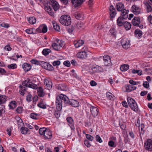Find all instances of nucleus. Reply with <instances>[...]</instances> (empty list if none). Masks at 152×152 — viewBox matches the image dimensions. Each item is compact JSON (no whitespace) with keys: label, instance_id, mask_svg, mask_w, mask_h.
<instances>
[{"label":"nucleus","instance_id":"f257e3e1","mask_svg":"<svg viewBox=\"0 0 152 152\" xmlns=\"http://www.w3.org/2000/svg\"><path fill=\"white\" fill-rule=\"evenodd\" d=\"M59 21L63 25L68 26L71 24V18L69 15H64L61 16Z\"/></svg>","mask_w":152,"mask_h":152},{"label":"nucleus","instance_id":"f03ea898","mask_svg":"<svg viewBox=\"0 0 152 152\" xmlns=\"http://www.w3.org/2000/svg\"><path fill=\"white\" fill-rule=\"evenodd\" d=\"M22 84L24 86L31 88L34 89H36L38 88V86L37 85L27 80H25L22 83Z\"/></svg>","mask_w":152,"mask_h":152},{"label":"nucleus","instance_id":"7ed1b4c3","mask_svg":"<svg viewBox=\"0 0 152 152\" xmlns=\"http://www.w3.org/2000/svg\"><path fill=\"white\" fill-rule=\"evenodd\" d=\"M121 45L123 48L127 49L130 46V41L127 39L124 38L121 40Z\"/></svg>","mask_w":152,"mask_h":152},{"label":"nucleus","instance_id":"20e7f679","mask_svg":"<svg viewBox=\"0 0 152 152\" xmlns=\"http://www.w3.org/2000/svg\"><path fill=\"white\" fill-rule=\"evenodd\" d=\"M110 11V18L111 19L114 18L116 15V10L114 7L111 5L109 7Z\"/></svg>","mask_w":152,"mask_h":152},{"label":"nucleus","instance_id":"39448f33","mask_svg":"<svg viewBox=\"0 0 152 152\" xmlns=\"http://www.w3.org/2000/svg\"><path fill=\"white\" fill-rule=\"evenodd\" d=\"M144 147L146 150L152 151V140L150 139H148L144 143Z\"/></svg>","mask_w":152,"mask_h":152},{"label":"nucleus","instance_id":"423d86ee","mask_svg":"<svg viewBox=\"0 0 152 152\" xmlns=\"http://www.w3.org/2000/svg\"><path fill=\"white\" fill-rule=\"evenodd\" d=\"M131 10L135 15H137L140 13L141 9L140 7L134 4L131 7Z\"/></svg>","mask_w":152,"mask_h":152},{"label":"nucleus","instance_id":"0eeeda50","mask_svg":"<svg viewBox=\"0 0 152 152\" xmlns=\"http://www.w3.org/2000/svg\"><path fill=\"white\" fill-rule=\"evenodd\" d=\"M100 67L97 65L93 66L90 67L88 71L90 74H93L95 73L99 72Z\"/></svg>","mask_w":152,"mask_h":152},{"label":"nucleus","instance_id":"6e6552de","mask_svg":"<svg viewBox=\"0 0 152 152\" xmlns=\"http://www.w3.org/2000/svg\"><path fill=\"white\" fill-rule=\"evenodd\" d=\"M50 4L54 9L56 11L59 9V6L58 3L55 0H50Z\"/></svg>","mask_w":152,"mask_h":152},{"label":"nucleus","instance_id":"1a4fd4ad","mask_svg":"<svg viewBox=\"0 0 152 152\" xmlns=\"http://www.w3.org/2000/svg\"><path fill=\"white\" fill-rule=\"evenodd\" d=\"M56 98L58 99H60L61 100L62 103L63 102L65 104H69L70 100L66 95L61 94V95L57 97Z\"/></svg>","mask_w":152,"mask_h":152},{"label":"nucleus","instance_id":"9d476101","mask_svg":"<svg viewBox=\"0 0 152 152\" xmlns=\"http://www.w3.org/2000/svg\"><path fill=\"white\" fill-rule=\"evenodd\" d=\"M90 111L94 117L95 118L98 115L99 110L97 108L94 106H91L90 108Z\"/></svg>","mask_w":152,"mask_h":152},{"label":"nucleus","instance_id":"9b49d317","mask_svg":"<svg viewBox=\"0 0 152 152\" xmlns=\"http://www.w3.org/2000/svg\"><path fill=\"white\" fill-rule=\"evenodd\" d=\"M104 64L105 66H110L111 65V61L110 57L108 55L104 56L103 57Z\"/></svg>","mask_w":152,"mask_h":152},{"label":"nucleus","instance_id":"f8f14e48","mask_svg":"<svg viewBox=\"0 0 152 152\" xmlns=\"http://www.w3.org/2000/svg\"><path fill=\"white\" fill-rule=\"evenodd\" d=\"M66 120L68 123V125L70 126L71 129L74 130L75 127L74 125V121L72 118L68 117L66 118Z\"/></svg>","mask_w":152,"mask_h":152},{"label":"nucleus","instance_id":"ddd939ff","mask_svg":"<svg viewBox=\"0 0 152 152\" xmlns=\"http://www.w3.org/2000/svg\"><path fill=\"white\" fill-rule=\"evenodd\" d=\"M52 131L49 129H47L44 135V138L47 139H50L52 137Z\"/></svg>","mask_w":152,"mask_h":152},{"label":"nucleus","instance_id":"4468645a","mask_svg":"<svg viewBox=\"0 0 152 152\" xmlns=\"http://www.w3.org/2000/svg\"><path fill=\"white\" fill-rule=\"evenodd\" d=\"M58 99L56 98V108L57 110L61 111L62 108V102H61V100L60 99Z\"/></svg>","mask_w":152,"mask_h":152},{"label":"nucleus","instance_id":"2eb2a0df","mask_svg":"<svg viewBox=\"0 0 152 152\" xmlns=\"http://www.w3.org/2000/svg\"><path fill=\"white\" fill-rule=\"evenodd\" d=\"M124 17H120L118 18L117 20V23L119 26H123L124 23L126 21L125 20L127 19H124Z\"/></svg>","mask_w":152,"mask_h":152},{"label":"nucleus","instance_id":"dca6fc26","mask_svg":"<svg viewBox=\"0 0 152 152\" xmlns=\"http://www.w3.org/2000/svg\"><path fill=\"white\" fill-rule=\"evenodd\" d=\"M69 104L75 107H77L80 105L79 103L77 100L72 99L69 101Z\"/></svg>","mask_w":152,"mask_h":152},{"label":"nucleus","instance_id":"f3484780","mask_svg":"<svg viewBox=\"0 0 152 152\" xmlns=\"http://www.w3.org/2000/svg\"><path fill=\"white\" fill-rule=\"evenodd\" d=\"M72 4L75 7L80 6L83 2V0H71Z\"/></svg>","mask_w":152,"mask_h":152},{"label":"nucleus","instance_id":"a211bd4d","mask_svg":"<svg viewBox=\"0 0 152 152\" xmlns=\"http://www.w3.org/2000/svg\"><path fill=\"white\" fill-rule=\"evenodd\" d=\"M44 83L48 89L50 90L52 87V83L51 81L47 79L44 80Z\"/></svg>","mask_w":152,"mask_h":152},{"label":"nucleus","instance_id":"6ab92c4d","mask_svg":"<svg viewBox=\"0 0 152 152\" xmlns=\"http://www.w3.org/2000/svg\"><path fill=\"white\" fill-rule=\"evenodd\" d=\"M140 22V19L139 17H135L132 20V23L134 26H138Z\"/></svg>","mask_w":152,"mask_h":152},{"label":"nucleus","instance_id":"aec40b11","mask_svg":"<svg viewBox=\"0 0 152 152\" xmlns=\"http://www.w3.org/2000/svg\"><path fill=\"white\" fill-rule=\"evenodd\" d=\"M58 89L63 91H66L67 90V88L65 84H60L56 86Z\"/></svg>","mask_w":152,"mask_h":152},{"label":"nucleus","instance_id":"412c9836","mask_svg":"<svg viewBox=\"0 0 152 152\" xmlns=\"http://www.w3.org/2000/svg\"><path fill=\"white\" fill-rule=\"evenodd\" d=\"M22 67L25 72H28L31 69V66L29 64L25 63L23 64Z\"/></svg>","mask_w":152,"mask_h":152},{"label":"nucleus","instance_id":"4be33fe9","mask_svg":"<svg viewBox=\"0 0 152 152\" xmlns=\"http://www.w3.org/2000/svg\"><path fill=\"white\" fill-rule=\"evenodd\" d=\"M77 57L80 58H84L87 57L86 52L81 51L77 54Z\"/></svg>","mask_w":152,"mask_h":152},{"label":"nucleus","instance_id":"5701e85b","mask_svg":"<svg viewBox=\"0 0 152 152\" xmlns=\"http://www.w3.org/2000/svg\"><path fill=\"white\" fill-rule=\"evenodd\" d=\"M45 10L51 16L53 15L54 12L50 6H48L45 7Z\"/></svg>","mask_w":152,"mask_h":152},{"label":"nucleus","instance_id":"b1692460","mask_svg":"<svg viewBox=\"0 0 152 152\" xmlns=\"http://www.w3.org/2000/svg\"><path fill=\"white\" fill-rule=\"evenodd\" d=\"M129 10L124 9L121 11V17H124V19H127L128 18V13L129 12Z\"/></svg>","mask_w":152,"mask_h":152},{"label":"nucleus","instance_id":"393cba45","mask_svg":"<svg viewBox=\"0 0 152 152\" xmlns=\"http://www.w3.org/2000/svg\"><path fill=\"white\" fill-rule=\"evenodd\" d=\"M84 42L83 40H79L74 42V44L76 48H78L84 44Z\"/></svg>","mask_w":152,"mask_h":152},{"label":"nucleus","instance_id":"a878e982","mask_svg":"<svg viewBox=\"0 0 152 152\" xmlns=\"http://www.w3.org/2000/svg\"><path fill=\"white\" fill-rule=\"evenodd\" d=\"M131 109L134 111H137L138 110V107L137 104L135 101V102H132L131 105H129Z\"/></svg>","mask_w":152,"mask_h":152},{"label":"nucleus","instance_id":"bb28decb","mask_svg":"<svg viewBox=\"0 0 152 152\" xmlns=\"http://www.w3.org/2000/svg\"><path fill=\"white\" fill-rule=\"evenodd\" d=\"M115 7L118 11H121L124 9V6L123 4L118 3L117 4Z\"/></svg>","mask_w":152,"mask_h":152},{"label":"nucleus","instance_id":"cd10ccee","mask_svg":"<svg viewBox=\"0 0 152 152\" xmlns=\"http://www.w3.org/2000/svg\"><path fill=\"white\" fill-rule=\"evenodd\" d=\"M134 34L136 37H138V38L140 39L142 37V33L141 31L139 29H137L134 31Z\"/></svg>","mask_w":152,"mask_h":152},{"label":"nucleus","instance_id":"c85d7f7f","mask_svg":"<svg viewBox=\"0 0 152 152\" xmlns=\"http://www.w3.org/2000/svg\"><path fill=\"white\" fill-rule=\"evenodd\" d=\"M21 133L24 134H30V131L27 128L25 127H22L20 129Z\"/></svg>","mask_w":152,"mask_h":152},{"label":"nucleus","instance_id":"c756f323","mask_svg":"<svg viewBox=\"0 0 152 152\" xmlns=\"http://www.w3.org/2000/svg\"><path fill=\"white\" fill-rule=\"evenodd\" d=\"M75 18L78 20H82L83 19L84 15L83 14L79 12H76L75 14Z\"/></svg>","mask_w":152,"mask_h":152},{"label":"nucleus","instance_id":"7c9ffc66","mask_svg":"<svg viewBox=\"0 0 152 152\" xmlns=\"http://www.w3.org/2000/svg\"><path fill=\"white\" fill-rule=\"evenodd\" d=\"M126 91L128 92H129L135 90L136 87L135 86H127L126 87Z\"/></svg>","mask_w":152,"mask_h":152},{"label":"nucleus","instance_id":"2f4dec72","mask_svg":"<svg viewBox=\"0 0 152 152\" xmlns=\"http://www.w3.org/2000/svg\"><path fill=\"white\" fill-rule=\"evenodd\" d=\"M120 69L122 71H126L129 69V65L127 64H125L121 66Z\"/></svg>","mask_w":152,"mask_h":152},{"label":"nucleus","instance_id":"473e14b6","mask_svg":"<svg viewBox=\"0 0 152 152\" xmlns=\"http://www.w3.org/2000/svg\"><path fill=\"white\" fill-rule=\"evenodd\" d=\"M38 96L40 97H43L45 95V93L43 92L42 88L39 87L38 91Z\"/></svg>","mask_w":152,"mask_h":152},{"label":"nucleus","instance_id":"72a5a7b5","mask_svg":"<svg viewBox=\"0 0 152 152\" xmlns=\"http://www.w3.org/2000/svg\"><path fill=\"white\" fill-rule=\"evenodd\" d=\"M6 96L4 95H0V104L4 103L6 101Z\"/></svg>","mask_w":152,"mask_h":152},{"label":"nucleus","instance_id":"f704fd0d","mask_svg":"<svg viewBox=\"0 0 152 152\" xmlns=\"http://www.w3.org/2000/svg\"><path fill=\"white\" fill-rule=\"evenodd\" d=\"M123 26H124L126 30H129L131 27V23L127 21L124 23Z\"/></svg>","mask_w":152,"mask_h":152},{"label":"nucleus","instance_id":"c9c22d12","mask_svg":"<svg viewBox=\"0 0 152 152\" xmlns=\"http://www.w3.org/2000/svg\"><path fill=\"white\" fill-rule=\"evenodd\" d=\"M9 107L10 109H14L16 106V102L15 101H13L11 102L9 104Z\"/></svg>","mask_w":152,"mask_h":152},{"label":"nucleus","instance_id":"e433bc0d","mask_svg":"<svg viewBox=\"0 0 152 152\" xmlns=\"http://www.w3.org/2000/svg\"><path fill=\"white\" fill-rule=\"evenodd\" d=\"M106 95L108 99L111 100L114 99L115 96L111 93L109 92L106 93Z\"/></svg>","mask_w":152,"mask_h":152},{"label":"nucleus","instance_id":"4c0bfd02","mask_svg":"<svg viewBox=\"0 0 152 152\" xmlns=\"http://www.w3.org/2000/svg\"><path fill=\"white\" fill-rule=\"evenodd\" d=\"M20 88V94L23 96L25 94V91H26V88L24 86H23L21 85L19 86Z\"/></svg>","mask_w":152,"mask_h":152},{"label":"nucleus","instance_id":"58836bf2","mask_svg":"<svg viewBox=\"0 0 152 152\" xmlns=\"http://www.w3.org/2000/svg\"><path fill=\"white\" fill-rule=\"evenodd\" d=\"M51 50L49 49L45 48L44 49L42 53V54L45 56H46L48 55L50 53H51Z\"/></svg>","mask_w":152,"mask_h":152},{"label":"nucleus","instance_id":"ea45409f","mask_svg":"<svg viewBox=\"0 0 152 152\" xmlns=\"http://www.w3.org/2000/svg\"><path fill=\"white\" fill-rule=\"evenodd\" d=\"M29 23L31 24H34L36 22V19L34 17H31L29 18L28 19Z\"/></svg>","mask_w":152,"mask_h":152},{"label":"nucleus","instance_id":"a19ab883","mask_svg":"<svg viewBox=\"0 0 152 152\" xmlns=\"http://www.w3.org/2000/svg\"><path fill=\"white\" fill-rule=\"evenodd\" d=\"M52 46L53 47V49L56 50L58 51L60 49L58 43H57L56 42L53 43L52 45Z\"/></svg>","mask_w":152,"mask_h":152},{"label":"nucleus","instance_id":"79ce46f5","mask_svg":"<svg viewBox=\"0 0 152 152\" xmlns=\"http://www.w3.org/2000/svg\"><path fill=\"white\" fill-rule=\"evenodd\" d=\"M53 25L55 30L58 31H60V26L57 23H53Z\"/></svg>","mask_w":152,"mask_h":152},{"label":"nucleus","instance_id":"37998d69","mask_svg":"<svg viewBox=\"0 0 152 152\" xmlns=\"http://www.w3.org/2000/svg\"><path fill=\"white\" fill-rule=\"evenodd\" d=\"M47 128L45 127L40 128L39 130V133L41 135H44Z\"/></svg>","mask_w":152,"mask_h":152},{"label":"nucleus","instance_id":"c03bdc74","mask_svg":"<svg viewBox=\"0 0 152 152\" xmlns=\"http://www.w3.org/2000/svg\"><path fill=\"white\" fill-rule=\"evenodd\" d=\"M39 116L38 114L35 113H31L30 115V117L34 119L37 120L38 119L37 117Z\"/></svg>","mask_w":152,"mask_h":152},{"label":"nucleus","instance_id":"a18cd8bd","mask_svg":"<svg viewBox=\"0 0 152 152\" xmlns=\"http://www.w3.org/2000/svg\"><path fill=\"white\" fill-rule=\"evenodd\" d=\"M32 95L28 93V94L26 96V100L28 102H30L32 101Z\"/></svg>","mask_w":152,"mask_h":152},{"label":"nucleus","instance_id":"49530a36","mask_svg":"<svg viewBox=\"0 0 152 152\" xmlns=\"http://www.w3.org/2000/svg\"><path fill=\"white\" fill-rule=\"evenodd\" d=\"M42 26V33H46L48 30V28L47 26L45 24L41 25Z\"/></svg>","mask_w":152,"mask_h":152},{"label":"nucleus","instance_id":"de8ad7c7","mask_svg":"<svg viewBox=\"0 0 152 152\" xmlns=\"http://www.w3.org/2000/svg\"><path fill=\"white\" fill-rule=\"evenodd\" d=\"M48 64V63L43 61H41L40 62V65H42V67L45 69L47 68Z\"/></svg>","mask_w":152,"mask_h":152},{"label":"nucleus","instance_id":"09e8293b","mask_svg":"<svg viewBox=\"0 0 152 152\" xmlns=\"http://www.w3.org/2000/svg\"><path fill=\"white\" fill-rule=\"evenodd\" d=\"M41 61H38L36 59H32L31 61V62L33 64L37 65H40V62Z\"/></svg>","mask_w":152,"mask_h":152},{"label":"nucleus","instance_id":"8fccbe9b","mask_svg":"<svg viewBox=\"0 0 152 152\" xmlns=\"http://www.w3.org/2000/svg\"><path fill=\"white\" fill-rule=\"evenodd\" d=\"M108 145L111 147H115L116 146L115 142L111 140L109 142Z\"/></svg>","mask_w":152,"mask_h":152},{"label":"nucleus","instance_id":"3c124183","mask_svg":"<svg viewBox=\"0 0 152 152\" xmlns=\"http://www.w3.org/2000/svg\"><path fill=\"white\" fill-rule=\"evenodd\" d=\"M56 42L58 44V46L60 48L62 47L63 46L64 44V42L60 40L59 39H57L56 40Z\"/></svg>","mask_w":152,"mask_h":152},{"label":"nucleus","instance_id":"603ef678","mask_svg":"<svg viewBox=\"0 0 152 152\" xmlns=\"http://www.w3.org/2000/svg\"><path fill=\"white\" fill-rule=\"evenodd\" d=\"M17 65L15 64H11L10 65H8L7 67L10 69H14L17 68Z\"/></svg>","mask_w":152,"mask_h":152},{"label":"nucleus","instance_id":"864d4df0","mask_svg":"<svg viewBox=\"0 0 152 152\" xmlns=\"http://www.w3.org/2000/svg\"><path fill=\"white\" fill-rule=\"evenodd\" d=\"M127 102L129 105H131L132 102H135V100L132 98L130 97H128L127 98Z\"/></svg>","mask_w":152,"mask_h":152},{"label":"nucleus","instance_id":"5fc2aeb1","mask_svg":"<svg viewBox=\"0 0 152 152\" xmlns=\"http://www.w3.org/2000/svg\"><path fill=\"white\" fill-rule=\"evenodd\" d=\"M111 34L114 37H116V33L114 28H111L110 30Z\"/></svg>","mask_w":152,"mask_h":152},{"label":"nucleus","instance_id":"6e6d98bb","mask_svg":"<svg viewBox=\"0 0 152 152\" xmlns=\"http://www.w3.org/2000/svg\"><path fill=\"white\" fill-rule=\"evenodd\" d=\"M147 7V10L148 12H151L152 10L151 6L148 3H147L146 4Z\"/></svg>","mask_w":152,"mask_h":152},{"label":"nucleus","instance_id":"4d7b16f0","mask_svg":"<svg viewBox=\"0 0 152 152\" xmlns=\"http://www.w3.org/2000/svg\"><path fill=\"white\" fill-rule=\"evenodd\" d=\"M38 106L41 108L45 109L46 108V105L44 104L42 102H41L37 105Z\"/></svg>","mask_w":152,"mask_h":152},{"label":"nucleus","instance_id":"13d9d810","mask_svg":"<svg viewBox=\"0 0 152 152\" xmlns=\"http://www.w3.org/2000/svg\"><path fill=\"white\" fill-rule=\"evenodd\" d=\"M119 125L121 129L123 130H126V126L125 123H119Z\"/></svg>","mask_w":152,"mask_h":152},{"label":"nucleus","instance_id":"bf43d9fd","mask_svg":"<svg viewBox=\"0 0 152 152\" xmlns=\"http://www.w3.org/2000/svg\"><path fill=\"white\" fill-rule=\"evenodd\" d=\"M60 111L57 110L55 111L54 115L56 118H58L60 117Z\"/></svg>","mask_w":152,"mask_h":152},{"label":"nucleus","instance_id":"052dcab7","mask_svg":"<svg viewBox=\"0 0 152 152\" xmlns=\"http://www.w3.org/2000/svg\"><path fill=\"white\" fill-rule=\"evenodd\" d=\"M84 143L85 145L88 148L90 147L91 145L89 142L87 140H84Z\"/></svg>","mask_w":152,"mask_h":152},{"label":"nucleus","instance_id":"680f3d73","mask_svg":"<svg viewBox=\"0 0 152 152\" xmlns=\"http://www.w3.org/2000/svg\"><path fill=\"white\" fill-rule=\"evenodd\" d=\"M86 137L88 140L91 141H92L94 138L93 136L89 134H86Z\"/></svg>","mask_w":152,"mask_h":152},{"label":"nucleus","instance_id":"e2e57ef3","mask_svg":"<svg viewBox=\"0 0 152 152\" xmlns=\"http://www.w3.org/2000/svg\"><path fill=\"white\" fill-rule=\"evenodd\" d=\"M60 63L61 62L59 60H57L54 61L53 63V64L54 66H58L60 65Z\"/></svg>","mask_w":152,"mask_h":152},{"label":"nucleus","instance_id":"0e129e2a","mask_svg":"<svg viewBox=\"0 0 152 152\" xmlns=\"http://www.w3.org/2000/svg\"><path fill=\"white\" fill-rule=\"evenodd\" d=\"M26 32L29 34H34L33 33V29L31 28L26 29Z\"/></svg>","mask_w":152,"mask_h":152},{"label":"nucleus","instance_id":"69168bd1","mask_svg":"<svg viewBox=\"0 0 152 152\" xmlns=\"http://www.w3.org/2000/svg\"><path fill=\"white\" fill-rule=\"evenodd\" d=\"M46 69L49 71H52L53 70L54 68L52 65L49 64Z\"/></svg>","mask_w":152,"mask_h":152},{"label":"nucleus","instance_id":"338daca9","mask_svg":"<svg viewBox=\"0 0 152 152\" xmlns=\"http://www.w3.org/2000/svg\"><path fill=\"white\" fill-rule=\"evenodd\" d=\"M15 118L17 121L18 124V125H20V124L23 122V121L22 119L19 116L16 117Z\"/></svg>","mask_w":152,"mask_h":152},{"label":"nucleus","instance_id":"774afa93","mask_svg":"<svg viewBox=\"0 0 152 152\" xmlns=\"http://www.w3.org/2000/svg\"><path fill=\"white\" fill-rule=\"evenodd\" d=\"M23 107H18L16 109V112L18 113H22Z\"/></svg>","mask_w":152,"mask_h":152}]
</instances>
